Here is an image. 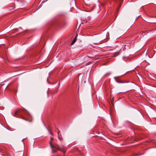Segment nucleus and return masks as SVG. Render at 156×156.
<instances>
[{
	"label": "nucleus",
	"instance_id": "1a4fd4ad",
	"mask_svg": "<svg viewBox=\"0 0 156 156\" xmlns=\"http://www.w3.org/2000/svg\"><path fill=\"white\" fill-rule=\"evenodd\" d=\"M114 99V97H113V98H112V103H113V101Z\"/></svg>",
	"mask_w": 156,
	"mask_h": 156
},
{
	"label": "nucleus",
	"instance_id": "423d86ee",
	"mask_svg": "<svg viewBox=\"0 0 156 156\" xmlns=\"http://www.w3.org/2000/svg\"><path fill=\"white\" fill-rule=\"evenodd\" d=\"M49 144H50V146L51 148L52 149L53 148V145L52 144V143L51 141H50L49 142Z\"/></svg>",
	"mask_w": 156,
	"mask_h": 156
},
{
	"label": "nucleus",
	"instance_id": "20e7f679",
	"mask_svg": "<svg viewBox=\"0 0 156 156\" xmlns=\"http://www.w3.org/2000/svg\"><path fill=\"white\" fill-rule=\"evenodd\" d=\"M120 53L119 51H117L114 53V55L113 57H115L119 55Z\"/></svg>",
	"mask_w": 156,
	"mask_h": 156
},
{
	"label": "nucleus",
	"instance_id": "9d476101",
	"mask_svg": "<svg viewBox=\"0 0 156 156\" xmlns=\"http://www.w3.org/2000/svg\"><path fill=\"white\" fill-rule=\"evenodd\" d=\"M50 139L51 140H54V139L52 137H51Z\"/></svg>",
	"mask_w": 156,
	"mask_h": 156
},
{
	"label": "nucleus",
	"instance_id": "0eeeda50",
	"mask_svg": "<svg viewBox=\"0 0 156 156\" xmlns=\"http://www.w3.org/2000/svg\"><path fill=\"white\" fill-rule=\"evenodd\" d=\"M121 2L119 4V6H118V10L119 9H120V7L121 6Z\"/></svg>",
	"mask_w": 156,
	"mask_h": 156
},
{
	"label": "nucleus",
	"instance_id": "9b49d317",
	"mask_svg": "<svg viewBox=\"0 0 156 156\" xmlns=\"http://www.w3.org/2000/svg\"><path fill=\"white\" fill-rule=\"evenodd\" d=\"M52 151L53 152V153H55L56 152V151H54V150H52Z\"/></svg>",
	"mask_w": 156,
	"mask_h": 156
},
{
	"label": "nucleus",
	"instance_id": "7ed1b4c3",
	"mask_svg": "<svg viewBox=\"0 0 156 156\" xmlns=\"http://www.w3.org/2000/svg\"><path fill=\"white\" fill-rule=\"evenodd\" d=\"M77 36V34L76 36H75V38L73 39V41H72L71 44L72 45L74 43L76 42V37Z\"/></svg>",
	"mask_w": 156,
	"mask_h": 156
},
{
	"label": "nucleus",
	"instance_id": "f257e3e1",
	"mask_svg": "<svg viewBox=\"0 0 156 156\" xmlns=\"http://www.w3.org/2000/svg\"><path fill=\"white\" fill-rule=\"evenodd\" d=\"M26 111L24 109H19L13 113V115L16 117H19L25 119L23 115L25 114Z\"/></svg>",
	"mask_w": 156,
	"mask_h": 156
},
{
	"label": "nucleus",
	"instance_id": "f03ea898",
	"mask_svg": "<svg viewBox=\"0 0 156 156\" xmlns=\"http://www.w3.org/2000/svg\"><path fill=\"white\" fill-rule=\"evenodd\" d=\"M58 149L64 153H65L66 151V149L64 147H59Z\"/></svg>",
	"mask_w": 156,
	"mask_h": 156
},
{
	"label": "nucleus",
	"instance_id": "39448f33",
	"mask_svg": "<svg viewBox=\"0 0 156 156\" xmlns=\"http://www.w3.org/2000/svg\"><path fill=\"white\" fill-rule=\"evenodd\" d=\"M116 81L117 82L119 83H125V82H123V81H121L120 80H116Z\"/></svg>",
	"mask_w": 156,
	"mask_h": 156
},
{
	"label": "nucleus",
	"instance_id": "6e6552de",
	"mask_svg": "<svg viewBox=\"0 0 156 156\" xmlns=\"http://www.w3.org/2000/svg\"><path fill=\"white\" fill-rule=\"evenodd\" d=\"M58 138L60 141H62V138L61 137L59 136Z\"/></svg>",
	"mask_w": 156,
	"mask_h": 156
}]
</instances>
